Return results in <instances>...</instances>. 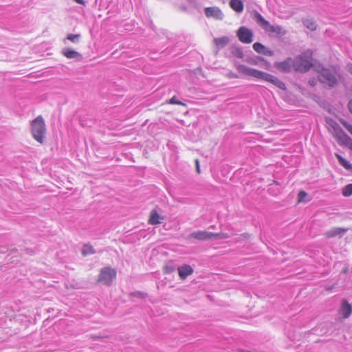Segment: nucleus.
<instances>
[{
	"label": "nucleus",
	"instance_id": "1",
	"mask_svg": "<svg viewBox=\"0 0 352 352\" xmlns=\"http://www.w3.org/2000/svg\"><path fill=\"white\" fill-rule=\"evenodd\" d=\"M31 134L39 144H43L46 135V125L42 116L39 115L30 123Z\"/></svg>",
	"mask_w": 352,
	"mask_h": 352
},
{
	"label": "nucleus",
	"instance_id": "2",
	"mask_svg": "<svg viewBox=\"0 0 352 352\" xmlns=\"http://www.w3.org/2000/svg\"><path fill=\"white\" fill-rule=\"evenodd\" d=\"M313 53L311 50H307L300 56L295 58L293 62V67L296 72L305 73L313 66Z\"/></svg>",
	"mask_w": 352,
	"mask_h": 352
},
{
	"label": "nucleus",
	"instance_id": "3",
	"mask_svg": "<svg viewBox=\"0 0 352 352\" xmlns=\"http://www.w3.org/2000/svg\"><path fill=\"white\" fill-rule=\"evenodd\" d=\"M250 76L269 82L281 90L286 89L285 85L281 80L268 73L252 68Z\"/></svg>",
	"mask_w": 352,
	"mask_h": 352
},
{
	"label": "nucleus",
	"instance_id": "4",
	"mask_svg": "<svg viewBox=\"0 0 352 352\" xmlns=\"http://www.w3.org/2000/svg\"><path fill=\"white\" fill-rule=\"evenodd\" d=\"M255 19L257 23L270 36L279 35L282 33L280 26H274L265 20L264 17L258 12H256Z\"/></svg>",
	"mask_w": 352,
	"mask_h": 352
},
{
	"label": "nucleus",
	"instance_id": "5",
	"mask_svg": "<svg viewBox=\"0 0 352 352\" xmlns=\"http://www.w3.org/2000/svg\"><path fill=\"white\" fill-rule=\"evenodd\" d=\"M189 237L198 241H206L212 239H228L229 235L227 233H214L205 230H199L191 233Z\"/></svg>",
	"mask_w": 352,
	"mask_h": 352
},
{
	"label": "nucleus",
	"instance_id": "6",
	"mask_svg": "<svg viewBox=\"0 0 352 352\" xmlns=\"http://www.w3.org/2000/svg\"><path fill=\"white\" fill-rule=\"evenodd\" d=\"M117 272L110 267H105L100 270L97 282L106 285H111L116 279Z\"/></svg>",
	"mask_w": 352,
	"mask_h": 352
},
{
	"label": "nucleus",
	"instance_id": "7",
	"mask_svg": "<svg viewBox=\"0 0 352 352\" xmlns=\"http://www.w3.org/2000/svg\"><path fill=\"white\" fill-rule=\"evenodd\" d=\"M320 80L325 84H327L329 87H333L337 84V78L334 74H333L329 69L326 68H322L318 71Z\"/></svg>",
	"mask_w": 352,
	"mask_h": 352
},
{
	"label": "nucleus",
	"instance_id": "8",
	"mask_svg": "<svg viewBox=\"0 0 352 352\" xmlns=\"http://www.w3.org/2000/svg\"><path fill=\"white\" fill-rule=\"evenodd\" d=\"M237 36L239 40L243 43H251L253 41V33L252 32L245 28L241 27L237 31Z\"/></svg>",
	"mask_w": 352,
	"mask_h": 352
},
{
	"label": "nucleus",
	"instance_id": "9",
	"mask_svg": "<svg viewBox=\"0 0 352 352\" xmlns=\"http://www.w3.org/2000/svg\"><path fill=\"white\" fill-rule=\"evenodd\" d=\"M352 314V305L346 299H342L340 307L338 309V314L343 318L346 319Z\"/></svg>",
	"mask_w": 352,
	"mask_h": 352
},
{
	"label": "nucleus",
	"instance_id": "10",
	"mask_svg": "<svg viewBox=\"0 0 352 352\" xmlns=\"http://www.w3.org/2000/svg\"><path fill=\"white\" fill-rule=\"evenodd\" d=\"M204 13L207 18H214L217 20H222L223 14L218 7H207L204 9Z\"/></svg>",
	"mask_w": 352,
	"mask_h": 352
},
{
	"label": "nucleus",
	"instance_id": "11",
	"mask_svg": "<svg viewBox=\"0 0 352 352\" xmlns=\"http://www.w3.org/2000/svg\"><path fill=\"white\" fill-rule=\"evenodd\" d=\"M335 137L340 143L345 144L347 146L352 142V139L340 127L335 129Z\"/></svg>",
	"mask_w": 352,
	"mask_h": 352
},
{
	"label": "nucleus",
	"instance_id": "12",
	"mask_svg": "<svg viewBox=\"0 0 352 352\" xmlns=\"http://www.w3.org/2000/svg\"><path fill=\"white\" fill-rule=\"evenodd\" d=\"M165 219L164 216L160 215L157 210H151L148 219V223L152 226L158 225Z\"/></svg>",
	"mask_w": 352,
	"mask_h": 352
},
{
	"label": "nucleus",
	"instance_id": "13",
	"mask_svg": "<svg viewBox=\"0 0 352 352\" xmlns=\"http://www.w3.org/2000/svg\"><path fill=\"white\" fill-rule=\"evenodd\" d=\"M61 54L63 56L69 59H75L80 60L82 58L81 54L74 50L65 47L61 50Z\"/></svg>",
	"mask_w": 352,
	"mask_h": 352
},
{
	"label": "nucleus",
	"instance_id": "14",
	"mask_svg": "<svg viewBox=\"0 0 352 352\" xmlns=\"http://www.w3.org/2000/svg\"><path fill=\"white\" fill-rule=\"evenodd\" d=\"M179 276L181 279L185 280L187 276L193 273L192 267L189 265H184L177 269Z\"/></svg>",
	"mask_w": 352,
	"mask_h": 352
},
{
	"label": "nucleus",
	"instance_id": "15",
	"mask_svg": "<svg viewBox=\"0 0 352 352\" xmlns=\"http://www.w3.org/2000/svg\"><path fill=\"white\" fill-rule=\"evenodd\" d=\"M347 231L346 228H333L324 233L326 238H333L337 236H342Z\"/></svg>",
	"mask_w": 352,
	"mask_h": 352
},
{
	"label": "nucleus",
	"instance_id": "16",
	"mask_svg": "<svg viewBox=\"0 0 352 352\" xmlns=\"http://www.w3.org/2000/svg\"><path fill=\"white\" fill-rule=\"evenodd\" d=\"M253 49L255 52L258 54H262L267 56H272L273 52L267 49L263 44L261 43H255L253 44Z\"/></svg>",
	"mask_w": 352,
	"mask_h": 352
},
{
	"label": "nucleus",
	"instance_id": "17",
	"mask_svg": "<svg viewBox=\"0 0 352 352\" xmlns=\"http://www.w3.org/2000/svg\"><path fill=\"white\" fill-rule=\"evenodd\" d=\"M230 8L238 13H241L243 10V3L241 0H230Z\"/></svg>",
	"mask_w": 352,
	"mask_h": 352
},
{
	"label": "nucleus",
	"instance_id": "18",
	"mask_svg": "<svg viewBox=\"0 0 352 352\" xmlns=\"http://www.w3.org/2000/svg\"><path fill=\"white\" fill-rule=\"evenodd\" d=\"M229 41L230 40L228 36H223L221 38H214L213 43L217 48H222L228 43Z\"/></svg>",
	"mask_w": 352,
	"mask_h": 352
},
{
	"label": "nucleus",
	"instance_id": "19",
	"mask_svg": "<svg viewBox=\"0 0 352 352\" xmlns=\"http://www.w3.org/2000/svg\"><path fill=\"white\" fill-rule=\"evenodd\" d=\"M236 69L239 72H240L244 75H246L248 76H251V72H252V68H251V67H249L244 65H239L237 66Z\"/></svg>",
	"mask_w": 352,
	"mask_h": 352
},
{
	"label": "nucleus",
	"instance_id": "20",
	"mask_svg": "<svg viewBox=\"0 0 352 352\" xmlns=\"http://www.w3.org/2000/svg\"><path fill=\"white\" fill-rule=\"evenodd\" d=\"M336 157H337V159L339 161V163L343 166L344 167L346 170H350L351 169V164L349 163V161H347L346 160H345L344 158H343L340 155L338 154V153H336L335 154Z\"/></svg>",
	"mask_w": 352,
	"mask_h": 352
},
{
	"label": "nucleus",
	"instance_id": "21",
	"mask_svg": "<svg viewBox=\"0 0 352 352\" xmlns=\"http://www.w3.org/2000/svg\"><path fill=\"white\" fill-rule=\"evenodd\" d=\"M95 253L94 247L90 244H85L83 245L82 249V254L86 256L89 254H93Z\"/></svg>",
	"mask_w": 352,
	"mask_h": 352
},
{
	"label": "nucleus",
	"instance_id": "22",
	"mask_svg": "<svg viewBox=\"0 0 352 352\" xmlns=\"http://www.w3.org/2000/svg\"><path fill=\"white\" fill-rule=\"evenodd\" d=\"M304 25L310 30H315L317 28L316 23L311 19H305L303 21Z\"/></svg>",
	"mask_w": 352,
	"mask_h": 352
},
{
	"label": "nucleus",
	"instance_id": "23",
	"mask_svg": "<svg viewBox=\"0 0 352 352\" xmlns=\"http://www.w3.org/2000/svg\"><path fill=\"white\" fill-rule=\"evenodd\" d=\"M344 197H349L352 195V184L345 186L342 190Z\"/></svg>",
	"mask_w": 352,
	"mask_h": 352
},
{
	"label": "nucleus",
	"instance_id": "24",
	"mask_svg": "<svg viewBox=\"0 0 352 352\" xmlns=\"http://www.w3.org/2000/svg\"><path fill=\"white\" fill-rule=\"evenodd\" d=\"M81 35L80 34H69L67 36V39L70 41L71 42L75 43L78 41V40L80 38Z\"/></svg>",
	"mask_w": 352,
	"mask_h": 352
},
{
	"label": "nucleus",
	"instance_id": "25",
	"mask_svg": "<svg viewBox=\"0 0 352 352\" xmlns=\"http://www.w3.org/2000/svg\"><path fill=\"white\" fill-rule=\"evenodd\" d=\"M277 67L282 71L289 72L290 68V65L288 62H283L280 63L277 65Z\"/></svg>",
	"mask_w": 352,
	"mask_h": 352
},
{
	"label": "nucleus",
	"instance_id": "26",
	"mask_svg": "<svg viewBox=\"0 0 352 352\" xmlns=\"http://www.w3.org/2000/svg\"><path fill=\"white\" fill-rule=\"evenodd\" d=\"M169 104H178L182 106H186V104L178 100L176 96L172 97L168 102Z\"/></svg>",
	"mask_w": 352,
	"mask_h": 352
},
{
	"label": "nucleus",
	"instance_id": "27",
	"mask_svg": "<svg viewBox=\"0 0 352 352\" xmlns=\"http://www.w3.org/2000/svg\"><path fill=\"white\" fill-rule=\"evenodd\" d=\"M307 197V193L304 190H300L298 194V203L306 201L305 198Z\"/></svg>",
	"mask_w": 352,
	"mask_h": 352
},
{
	"label": "nucleus",
	"instance_id": "28",
	"mask_svg": "<svg viewBox=\"0 0 352 352\" xmlns=\"http://www.w3.org/2000/svg\"><path fill=\"white\" fill-rule=\"evenodd\" d=\"M175 271V267L173 265H166L163 267V272L166 274H170Z\"/></svg>",
	"mask_w": 352,
	"mask_h": 352
},
{
	"label": "nucleus",
	"instance_id": "29",
	"mask_svg": "<svg viewBox=\"0 0 352 352\" xmlns=\"http://www.w3.org/2000/svg\"><path fill=\"white\" fill-rule=\"evenodd\" d=\"M341 123L346 129V130L352 135V125L349 124L345 120H341Z\"/></svg>",
	"mask_w": 352,
	"mask_h": 352
},
{
	"label": "nucleus",
	"instance_id": "30",
	"mask_svg": "<svg viewBox=\"0 0 352 352\" xmlns=\"http://www.w3.org/2000/svg\"><path fill=\"white\" fill-rule=\"evenodd\" d=\"M195 168H196V172L198 173V174H200L201 173V170H200V166H199V161L198 159H196L195 160Z\"/></svg>",
	"mask_w": 352,
	"mask_h": 352
},
{
	"label": "nucleus",
	"instance_id": "31",
	"mask_svg": "<svg viewBox=\"0 0 352 352\" xmlns=\"http://www.w3.org/2000/svg\"><path fill=\"white\" fill-rule=\"evenodd\" d=\"M348 108H349L350 112L352 113V100L349 102Z\"/></svg>",
	"mask_w": 352,
	"mask_h": 352
},
{
	"label": "nucleus",
	"instance_id": "32",
	"mask_svg": "<svg viewBox=\"0 0 352 352\" xmlns=\"http://www.w3.org/2000/svg\"><path fill=\"white\" fill-rule=\"evenodd\" d=\"M349 72L352 74V65H349Z\"/></svg>",
	"mask_w": 352,
	"mask_h": 352
},
{
	"label": "nucleus",
	"instance_id": "33",
	"mask_svg": "<svg viewBox=\"0 0 352 352\" xmlns=\"http://www.w3.org/2000/svg\"><path fill=\"white\" fill-rule=\"evenodd\" d=\"M266 68L268 69L270 66V63L268 62L265 63Z\"/></svg>",
	"mask_w": 352,
	"mask_h": 352
}]
</instances>
